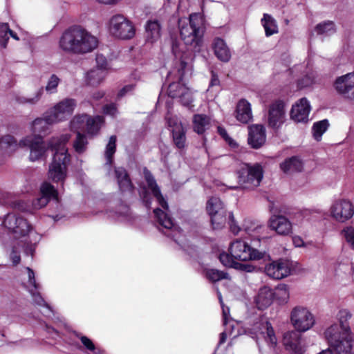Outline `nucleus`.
<instances>
[{
    "mask_svg": "<svg viewBox=\"0 0 354 354\" xmlns=\"http://www.w3.org/2000/svg\"><path fill=\"white\" fill-rule=\"evenodd\" d=\"M64 52L84 55L94 50L98 46L97 38L86 29L76 26L66 30L59 41Z\"/></svg>",
    "mask_w": 354,
    "mask_h": 354,
    "instance_id": "1",
    "label": "nucleus"
},
{
    "mask_svg": "<svg viewBox=\"0 0 354 354\" xmlns=\"http://www.w3.org/2000/svg\"><path fill=\"white\" fill-rule=\"evenodd\" d=\"M71 135L63 134L53 137L48 143V148L55 151L51 164L49 165L48 178L53 182H64L67 176V165L70 161L66 143Z\"/></svg>",
    "mask_w": 354,
    "mask_h": 354,
    "instance_id": "2",
    "label": "nucleus"
},
{
    "mask_svg": "<svg viewBox=\"0 0 354 354\" xmlns=\"http://www.w3.org/2000/svg\"><path fill=\"white\" fill-rule=\"evenodd\" d=\"M178 28L184 44L192 50L199 51L205 32L203 17L200 14L193 13L189 18H180L178 19Z\"/></svg>",
    "mask_w": 354,
    "mask_h": 354,
    "instance_id": "3",
    "label": "nucleus"
},
{
    "mask_svg": "<svg viewBox=\"0 0 354 354\" xmlns=\"http://www.w3.org/2000/svg\"><path fill=\"white\" fill-rule=\"evenodd\" d=\"M3 225L13 234L15 239L24 238V240L21 241L24 243V252L32 256L35 245L40 238L26 219L13 213L8 214L4 218Z\"/></svg>",
    "mask_w": 354,
    "mask_h": 354,
    "instance_id": "4",
    "label": "nucleus"
},
{
    "mask_svg": "<svg viewBox=\"0 0 354 354\" xmlns=\"http://www.w3.org/2000/svg\"><path fill=\"white\" fill-rule=\"evenodd\" d=\"M172 52L176 58H179V64L176 66V69L171 71L168 74V79L172 80L173 76L176 75V79L178 82H174L169 84L168 86L167 93L168 95L172 98H179L183 92L186 91L187 86L184 82V77L191 74L192 64L189 62L187 61V54L181 53L182 50L179 48L177 43H174L172 45Z\"/></svg>",
    "mask_w": 354,
    "mask_h": 354,
    "instance_id": "5",
    "label": "nucleus"
},
{
    "mask_svg": "<svg viewBox=\"0 0 354 354\" xmlns=\"http://www.w3.org/2000/svg\"><path fill=\"white\" fill-rule=\"evenodd\" d=\"M145 176L149 188L151 189L153 196L156 198L158 204L164 209L162 210L160 208H156L153 210L156 221L163 228L171 231V234L164 232L167 236L174 238L176 233L180 234V231L175 227L172 218L167 212L169 209L167 202L162 195L160 188L157 185L151 174L149 171H145Z\"/></svg>",
    "mask_w": 354,
    "mask_h": 354,
    "instance_id": "6",
    "label": "nucleus"
},
{
    "mask_svg": "<svg viewBox=\"0 0 354 354\" xmlns=\"http://www.w3.org/2000/svg\"><path fill=\"white\" fill-rule=\"evenodd\" d=\"M324 334L329 345L338 354L351 353L353 348L352 333H342L339 331L337 324H333L326 330Z\"/></svg>",
    "mask_w": 354,
    "mask_h": 354,
    "instance_id": "7",
    "label": "nucleus"
},
{
    "mask_svg": "<svg viewBox=\"0 0 354 354\" xmlns=\"http://www.w3.org/2000/svg\"><path fill=\"white\" fill-rule=\"evenodd\" d=\"M103 123L104 118L102 116L91 117L86 114L78 115L71 120V129L77 133L85 131L87 134L93 136L97 133Z\"/></svg>",
    "mask_w": 354,
    "mask_h": 354,
    "instance_id": "8",
    "label": "nucleus"
},
{
    "mask_svg": "<svg viewBox=\"0 0 354 354\" xmlns=\"http://www.w3.org/2000/svg\"><path fill=\"white\" fill-rule=\"evenodd\" d=\"M290 323L296 331L306 332L315 324V318L311 311L306 307L297 306L290 315Z\"/></svg>",
    "mask_w": 354,
    "mask_h": 354,
    "instance_id": "9",
    "label": "nucleus"
},
{
    "mask_svg": "<svg viewBox=\"0 0 354 354\" xmlns=\"http://www.w3.org/2000/svg\"><path fill=\"white\" fill-rule=\"evenodd\" d=\"M109 32L121 39H131L135 35L133 24L122 15H113L109 20Z\"/></svg>",
    "mask_w": 354,
    "mask_h": 354,
    "instance_id": "10",
    "label": "nucleus"
},
{
    "mask_svg": "<svg viewBox=\"0 0 354 354\" xmlns=\"http://www.w3.org/2000/svg\"><path fill=\"white\" fill-rule=\"evenodd\" d=\"M230 253L236 259L243 261L259 260L263 257V253L253 249L245 241L236 239L230 245Z\"/></svg>",
    "mask_w": 354,
    "mask_h": 354,
    "instance_id": "11",
    "label": "nucleus"
},
{
    "mask_svg": "<svg viewBox=\"0 0 354 354\" xmlns=\"http://www.w3.org/2000/svg\"><path fill=\"white\" fill-rule=\"evenodd\" d=\"M263 178V170L259 164H246L242 167L239 177V182L245 188L250 189L259 185Z\"/></svg>",
    "mask_w": 354,
    "mask_h": 354,
    "instance_id": "12",
    "label": "nucleus"
},
{
    "mask_svg": "<svg viewBox=\"0 0 354 354\" xmlns=\"http://www.w3.org/2000/svg\"><path fill=\"white\" fill-rule=\"evenodd\" d=\"M77 102L71 98H66L56 104L47 113L50 120L55 123L63 121L70 117L76 107Z\"/></svg>",
    "mask_w": 354,
    "mask_h": 354,
    "instance_id": "13",
    "label": "nucleus"
},
{
    "mask_svg": "<svg viewBox=\"0 0 354 354\" xmlns=\"http://www.w3.org/2000/svg\"><path fill=\"white\" fill-rule=\"evenodd\" d=\"M330 215L336 221L344 223L354 215V206L348 200H336L330 206Z\"/></svg>",
    "mask_w": 354,
    "mask_h": 354,
    "instance_id": "14",
    "label": "nucleus"
},
{
    "mask_svg": "<svg viewBox=\"0 0 354 354\" xmlns=\"http://www.w3.org/2000/svg\"><path fill=\"white\" fill-rule=\"evenodd\" d=\"M20 147L30 149L29 158L31 161H36L43 157L46 151L43 138L41 136H28L19 142Z\"/></svg>",
    "mask_w": 354,
    "mask_h": 354,
    "instance_id": "15",
    "label": "nucleus"
},
{
    "mask_svg": "<svg viewBox=\"0 0 354 354\" xmlns=\"http://www.w3.org/2000/svg\"><path fill=\"white\" fill-rule=\"evenodd\" d=\"M333 87L336 92L344 97L354 99V72L348 73L336 78Z\"/></svg>",
    "mask_w": 354,
    "mask_h": 354,
    "instance_id": "16",
    "label": "nucleus"
},
{
    "mask_svg": "<svg viewBox=\"0 0 354 354\" xmlns=\"http://www.w3.org/2000/svg\"><path fill=\"white\" fill-rule=\"evenodd\" d=\"M285 104L281 100H277L270 104L268 114V126L273 129L279 128L285 121Z\"/></svg>",
    "mask_w": 354,
    "mask_h": 354,
    "instance_id": "17",
    "label": "nucleus"
},
{
    "mask_svg": "<svg viewBox=\"0 0 354 354\" xmlns=\"http://www.w3.org/2000/svg\"><path fill=\"white\" fill-rule=\"evenodd\" d=\"M167 121L169 127L171 128L174 143L178 149H183L185 147L186 136L185 130L176 115H167Z\"/></svg>",
    "mask_w": 354,
    "mask_h": 354,
    "instance_id": "18",
    "label": "nucleus"
},
{
    "mask_svg": "<svg viewBox=\"0 0 354 354\" xmlns=\"http://www.w3.org/2000/svg\"><path fill=\"white\" fill-rule=\"evenodd\" d=\"M40 193L41 196L32 202V207L36 209L46 206L50 199L58 201L57 191L49 183L44 182L42 183L40 187Z\"/></svg>",
    "mask_w": 354,
    "mask_h": 354,
    "instance_id": "19",
    "label": "nucleus"
},
{
    "mask_svg": "<svg viewBox=\"0 0 354 354\" xmlns=\"http://www.w3.org/2000/svg\"><path fill=\"white\" fill-rule=\"evenodd\" d=\"M265 272L272 279H281L290 274V263L285 260L274 261L265 267Z\"/></svg>",
    "mask_w": 354,
    "mask_h": 354,
    "instance_id": "20",
    "label": "nucleus"
},
{
    "mask_svg": "<svg viewBox=\"0 0 354 354\" xmlns=\"http://www.w3.org/2000/svg\"><path fill=\"white\" fill-rule=\"evenodd\" d=\"M310 111V105L306 97L299 100L291 109L290 117L297 122L308 121Z\"/></svg>",
    "mask_w": 354,
    "mask_h": 354,
    "instance_id": "21",
    "label": "nucleus"
},
{
    "mask_svg": "<svg viewBox=\"0 0 354 354\" xmlns=\"http://www.w3.org/2000/svg\"><path fill=\"white\" fill-rule=\"evenodd\" d=\"M283 344L287 350L296 354H304L305 348L301 342V335L298 331H288L284 334Z\"/></svg>",
    "mask_w": 354,
    "mask_h": 354,
    "instance_id": "22",
    "label": "nucleus"
},
{
    "mask_svg": "<svg viewBox=\"0 0 354 354\" xmlns=\"http://www.w3.org/2000/svg\"><path fill=\"white\" fill-rule=\"evenodd\" d=\"M248 144L254 149H259L266 142V130L263 125L253 124L248 127Z\"/></svg>",
    "mask_w": 354,
    "mask_h": 354,
    "instance_id": "23",
    "label": "nucleus"
},
{
    "mask_svg": "<svg viewBox=\"0 0 354 354\" xmlns=\"http://www.w3.org/2000/svg\"><path fill=\"white\" fill-rule=\"evenodd\" d=\"M269 227L279 235L287 236L292 232V223L283 216L272 215L269 220Z\"/></svg>",
    "mask_w": 354,
    "mask_h": 354,
    "instance_id": "24",
    "label": "nucleus"
},
{
    "mask_svg": "<svg viewBox=\"0 0 354 354\" xmlns=\"http://www.w3.org/2000/svg\"><path fill=\"white\" fill-rule=\"evenodd\" d=\"M252 330L257 337L261 336L265 339L268 344L272 346H276L277 337L273 328L269 322L257 324L254 326Z\"/></svg>",
    "mask_w": 354,
    "mask_h": 354,
    "instance_id": "25",
    "label": "nucleus"
},
{
    "mask_svg": "<svg viewBox=\"0 0 354 354\" xmlns=\"http://www.w3.org/2000/svg\"><path fill=\"white\" fill-rule=\"evenodd\" d=\"M234 116L241 123H248L252 119L250 103L245 99L240 100L236 104Z\"/></svg>",
    "mask_w": 354,
    "mask_h": 354,
    "instance_id": "26",
    "label": "nucleus"
},
{
    "mask_svg": "<svg viewBox=\"0 0 354 354\" xmlns=\"http://www.w3.org/2000/svg\"><path fill=\"white\" fill-rule=\"evenodd\" d=\"M49 113H46L44 118L35 119L31 124L32 136H41L48 133L50 127L55 122H51Z\"/></svg>",
    "mask_w": 354,
    "mask_h": 354,
    "instance_id": "27",
    "label": "nucleus"
},
{
    "mask_svg": "<svg viewBox=\"0 0 354 354\" xmlns=\"http://www.w3.org/2000/svg\"><path fill=\"white\" fill-rule=\"evenodd\" d=\"M274 295L273 290L268 286L260 288L255 299L257 308L263 310L270 306L273 301Z\"/></svg>",
    "mask_w": 354,
    "mask_h": 354,
    "instance_id": "28",
    "label": "nucleus"
},
{
    "mask_svg": "<svg viewBox=\"0 0 354 354\" xmlns=\"http://www.w3.org/2000/svg\"><path fill=\"white\" fill-rule=\"evenodd\" d=\"M212 45L214 54L219 60L223 62H227L230 59V50L223 39L219 37L216 38Z\"/></svg>",
    "mask_w": 354,
    "mask_h": 354,
    "instance_id": "29",
    "label": "nucleus"
},
{
    "mask_svg": "<svg viewBox=\"0 0 354 354\" xmlns=\"http://www.w3.org/2000/svg\"><path fill=\"white\" fill-rule=\"evenodd\" d=\"M146 39L148 42L153 43L158 40L161 35V25L158 20H149L145 26Z\"/></svg>",
    "mask_w": 354,
    "mask_h": 354,
    "instance_id": "30",
    "label": "nucleus"
},
{
    "mask_svg": "<svg viewBox=\"0 0 354 354\" xmlns=\"http://www.w3.org/2000/svg\"><path fill=\"white\" fill-rule=\"evenodd\" d=\"M115 178L117 179L118 186L122 192L131 191L132 184L129 176L123 167H116L115 169Z\"/></svg>",
    "mask_w": 354,
    "mask_h": 354,
    "instance_id": "31",
    "label": "nucleus"
},
{
    "mask_svg": "<svg viewBox=\"0 0 354 354\" xmlns=\"http://www.w3.org/2000/svg\"><path fill=\"white\" fill-rule=\"evenodd\" d=\"M211 126V119L204 114H196L193 117L194 131L198 134H203Z\"/></svg>",
    "mask_w": 354,
    "mask_h": 354,
    "instance_id": "32",
    "label": "nucleus"
},
{
    "mask_svg": "<svg viewBox=\"0 0 354 354\" xmlns=\"http://www.w3.org/2000/svg\"><path fill=\"white\" fill-rule=\"evenodd\" d=\"M261 24L264 28L266 37H270L278 32V26L276 20L269 14L264 13L261 19Z\"/></svg>",
    "mask_w": 354,
    "mask_h": 354,
    "instance_id": "33",
    "label": "nucleus"
},
{
    "mask_svg": "<svg viewBox=\"0 0 354 354\" xmlns=\"http://www.w3.org/2000/svg\"><path fill=\"white\" fill-rule=\"evenodd\" d=\"M280 168L284 173L300 171L303 168V163L298 158L292 157L281 163Z\"/></svg>",
    "mask_w": 354,
    "mask_h": 354,
    "instance_id": "34",
    "label": "nucleus"
},
{
    "mask_svg": "<svg viewBox=\"0 0 354 354\" xmlns=\"http://www.w3.org/2000/svg\"><path fill=\"white\" fill-rule=\"evenodd\" d=\"M18 147H19V143L10 135H6L0 138V150L4 153L10 154L15 151Z\"/></svg>",
    "mask_w": 354,
    "mask_h": 354,
    "instance_id": "35",
    "label": "nucleus"
},
{
    "mask_svg": "<svg viewBox=\"0 0 354 354\" xmlns=\"http://www.w3.org/2000/svg\"><path fill=\"white\" fill-rule=\"evenodd\" d=\"M44 93V88L40 87L31 95H16L15 100L20 104L35 105L37 104Z\"/></svg>",
    "mask_w": 354,
    "mask_h": 354,
    "instance_id": "36",
    "label": "nucleus"
},
{
    "mask_svg": "<svg viewBox=\"0 0 354 354\" xmlns=\"http://www.w3.org/2000/svg\"><path fill=\"white\" fill-rule=\"evenodd\" d=\"M352 317L351 313L347 309H342L337 313L339 331L342 333H352L348 320Z\"/></svg>",
    "mask_w": 354,
    "mask_h": 354,
    "instance_id": "37",
    "label": "nucleus"
},
{
    "mask_svg": "<svg viewBox=\"0 0 354 354\" xmlns=\"http://www.w3.org/2000/svg\"><path fill=\"white\" fill-rule=\"evenodd\" d=\"M106 72L104 70L93 68L88 72L86 81L88 84L92 86L99 85L104 79Z\"/></svg>",
    "mask_w": 354,
    "mask_h": 354,
    "instance_id": "38",
    "label": "nucleus"
},
{
    "mask_svg": "<svg viewBox=\"0 0 354 354\" xmlns=\"http://www.w3.org/2000/svg\"><path fill=\"white\" fill-rule=\"evenodd\" d=\"M315 31L317 35H330L336 31L335 25L332 21H326L318 24Z\"/></svg>",
    "mask_w": 354,
    "mask_h": 354,
    "instance_id": "39",
    "label": "nucleus"
},
{
    "mask_svg": "<svg viewBox=\"0 0 354 354\" xmlns=\"http://www.w3.org/2000/svg\"><path fill=\"white\" fill-rule=\"evenodd\" d=\"M206 208L208 214H217L221 212L226 211L223 202L217 197L210 198L207 201Z\"/></svg>",
    "mask_w": 354,
    "mask_h": 354,
    "instance_id": "40",
    "label": "nucleus"
},
{
    "mask_svg": "<svg viewBox=\"0 0 354 354\" xmlns=\"http://www.w3.org/2000/svg\"><path fill=\"white\" fill-rule=\"evenodd\" d=\"M211 218V223L214 229L219 230L223 228L227 221V212H221L219 213L209 214Z\"/></svg>",
    "mask_w": 354,
    "mask_h": 354,
    "instance_id": "41",
    "label": "nucleus"
},
{
    "mask_svg": "<svg viewBox=\"0 0 354 354\" xmlns=\"http://www.w3.org/2000/svg\"><path fill=\"white\" fill-rule=\"evenodd\" d=\"M116 140L117 138L115 136H111L106 146L105 158L106 160V165L110 166L113 162V157L116 150Z\"/></svg>",
    "mask_w": 354,
    "mask_h": 354,
    "instance_id": "42",
    "label": "nucleus"
},
{
    "mask_svg": "<svg viewBox=\"0 0 354 354\" xmlns=\"http://www.w3.org/2000/svg\"><path fill=\"white\" fill-rule=\"evenodd\" d=\"M329 126L328 121L327 120H323L314 123L312 131L314 138L319 141L322 138V135L326 131Z\"/></svg>",
    "mask_w": 354,
    "mask_h": 354,
    "instance_id": "43",
    "label": "nucleus"
},
{
    "mask_svg": "<svg viewBox=\"0 0 354 354\" xmlns=\"http://www.w3.org/2000/svg\"><path fill=\"white\" fill-rule=\"evenodd\" d=\"M88 141L85 135L78 132L73 142V148L78 153L84 152L86 149Z\"/></svg>",
    "mask_w": 354,
    "mask_h": 354,
    "instance_id": "44",
    "label": "nucleus"
},
{
    "mask_svg": "<svg viewBox=\"0 0 354 354\" xmlns=\"http://www.w3.org/2000/svg\"><path fill=\"white\" fill-rule=\"evenodd\" d=\"M206 278L212 282H216L223 279H227V273L216 269H208L205 271Z\"/></svg>",
    "mask_w": 354,
    "mask_h": 354,
    "instance_id": "45",
    "label": "nucleus"
},
{
    "mask_svg": "<svg viewBox=\"0 0 354 354\" xmlns=\"http://www.w3.org/2000/svg\"><path fill=\"white\" fill-rule=\"evenodd\" d=\"M274 298H276L281 302H286L289 298L288 288L285 284L279 285L274 292Z\"/></svg>",
    "mask_w": 354,
    "mask_h": 354,
    "instance_id": "46",
    "label": "nucleus"
},
{
    "mask_svg": "<svg viewBox=\"0 0 354 354\" xmlns=\"http://www.w3.org/2000/svg\"><path fill=\"white\" fill-rule=\"evenodd\" d=\"M29 292H30L33 301L38 306H44L46 308L48 313H52V309L50 306L44 301L42 298L39 292H37V290H35L33 288L29 289Z\"/></svg>",
    "mask_w": 354,
    "mask_h": 354,
    "instance_id": "47",
    "label": "nucleus"
},
{
    "mask_svg": "<svg viewBox=\"0 0 354 354\" xmlns=\"http://www.w3.org/2000/svg\"><path fill=\"white\" fill-rule=\"evenodd\" d=\"M178 99L183 106H187L189 108L193 106V91L190 88L187 87L186 88V91L183 92L182 95H180Z\"/></svg>",
    "mask_w": 354,
    "mask_h": 354,
    "instance_id": "48",
    "label": "nucleus"
},
{
    "mask_svg": "<svg viewBox=\"0 0 354 354\" xmlns=\"http://www.w3.org/2000/svg\"><path fill=\"white\" fill-rule=\"evenodd\" d=\"M60 82V79L55 74L49 77L45 86V90L49 93H55L57 92V88Z\"/></svg>",
    "mask_w": 354,
    "mask_h": 354,
    "instance_id": "49",
    "label": "nucleus"
},
{
    "mask_svg": "<svg viewBox=\"0 0 354 354\" xmlns=\"http://www.w3.org/2000/svg\"><path fill=\"white\" fill-rule=\"evenodd\" d=\"M10 31V29L7 23L0 24V45L3 48L6 47Z\"/></svg>",
    "mask_w": 354,
    "mask_h": 354,
    "instance_id": "50",
    "label": "nucleus"
},
{
    "mask_svg": "<svg viewBox=\"0 0 354 354\" xmlns=\"http://www.w3.org/2000/svg\"><path fill=\"white\" fill-rule=\"evenodd\" d=\"M342 234L352 250H354V227L347 226L342 231Z\"/></svg>",
    "mask_w": 354,
    "mask_h": 354,
    "instance_id": "51",
    "label": "nucleus"
},
{
    "mask_svg": "<svg viewBox=\"0 0 354 354\" xmlns=\"http://www.w3.org/2000/svg\"><path fill=\"white\" fill-rule=\"evenodd\" d=\"M218 258L221 263L225 266L234 268L236 263V262L234 261L236 259L232 256L231 254H229L226 252H222L219 254Z\"/></svg>",
    "mask_w": 354,
    "mask_h": 354,
    "instance_id": "52",
    "label": "nucleus"
},
{
    "mask_svg": "<svg viewBox=\"0 0 354 354\" xmlns=\"http://www.w3.org/2000/svg\"><path fill=\"white\" fill-rule=\"evenodd\" d=\"M96 68L102 70H104L106 72L108 68V63L106 58L102 55H97L96 56Z\"/></svg>",
    "mask_w": 354,
    "mask_h": 354,
    "instance_id": "53",
    "label": "nucleus"
},
{
    "mask_svg": "<svg viewBox=\"0 0 354 354\" xmlns=\"http://www.w3.org/2000/svg\"><path fill=\"white\" fill-rule=\"evenodd\" d=\"M228 220L230 231L235 235L238 234L241 230V228L236 224L234 218V215L232 212L229 213Z\"/></svg>",
    "mask_w": 354,
    "mask_h": 354,
    "instance_id": "54",
    "label": "nucleus"
},
{
    "mask_svg": "<svg viewBox=\"0 0 354 354\" xmlns=\"http://www.w3.org/2000/svg\"><path fill=\"white\" fill-rule=\"evenodd\" d=\"M26 270L28 271V283L30 286L28 288L30 289L33 288L35 290H38L39 284L36 283L33 270L28 267L26 268Z\"/></svg>",
    "mask_w": 354,
    "mask_h": 354,
    "instance_id": "55",
    "label": "nucleus"
},
{
    "mask_svg": "<svg viewBox=\"0 0 354 354\" xmlns=\"http://www.w3.org/2000/svg\"><path fill=\"white\" fill-rule=\"evenodd\" d=\"M315 82L314 76L306 75L298 81V86L299 88H304L310 86Z\"/></svg>",
    "mask_w": 354,
    "mask_h": 354,
    "instance_id": "56",
    "label": "nucleus"
},
{
    "mask_svg": "<svg viewBox=\"0 0 354 354\" xmlns=\"http://www.w3.org/2000/svg\"><path fill=\"white\" fill-rule=\"evenodd\" d=\"M219 134L225 140L226 142L232 147H236L237 144L227 134L226 130L223 128L218 127V129Z\"/></svg>",
    "mask_w": 354,
    "mask_h": 354,
    "instance_id": "57",
    "label": "nucleus"
},
{
    "mask_svg": "<svg viewBox=\"0 0 354 354\" xmlns=\"http://www.w3.org/2000/svg\"><path fill=\"white\" fill-rule=\"evenodd\" d=\"M103 112L106 115L114 117L117 114V107L114 104H106L103 107Z\"/></svg>",
    "mask_w": 354,
    "mask_h": 354,
    "instance_id": "58",
    "label": "nucleus"
},
{
    "mask_svg": "<svg viewBox=\"0 0 354 354\" xmlns=\"http://www.w3.org/2000/svg\"><path fill=\"white\" fill-rule=\"evenodd\" d=\"M80 340L82 344L89 351H94L95 349V345L93 342L86 336H81Z\"/></svg>",
    "mask_w": 354,
    "mask_h": 354,
    "instance_id": "59",
    "label": "nucleus"
},
{
    "mask_svg": "<svg viewBox=\"0 0 354 354\" xmlns=\"http://www.w3.org/2000/svg\"><path fill=\"white\" fill-rule=\"evenodd\" d=\"M234 268L247 272H252L255 270V267L249 263H236Z\"/></svg>",
    "mask_w": 354,
    "mask_h": 354,
    "instance_id": "60",
    "label": "nucleus"
},
{
    "mask_svg": "<svg viewBox=\"0 0 354 354\" xmlns=\"http://www.w3.org/2000/svg\"><path fill=\"white\" fill-rule=\"evenodd\" d=\"M135 84H130L124 86L122 89L118 92V97H123L127 94L131 93L135 88Z\"/></svg>",
    "mask_w": 354,
    "mask_h": 354,
    "instance_id": "61",
    "label": "nucleus"
},
{
    "mask_svg": "<svg viewBox=\"0 0 354 354\" xmlns=\"http://www.w3.org/2000/svg\"><path fill=\"white\" fill-rule=\"evenodd\" d=\"M10 259L14 265H17L20 262L21 258L18 254L17 248L16 246H14L12 249V252L10 254Z\"/></svg>",
    "mask_w": 354,
    "mask_h": 354,
    "instance_id": "62",
    "label": "nucleus"
},
{
    "mask_svg": "<svg viewBox=\"0 0 354 354\" xmlns=\"http://www.w3.org/2000/svg\"><path fill=\"white\" fill-rule=\"evenodd\" d=\"M175 241L178 243L184 250L189 251V245L184 243L183 237L178 236V239H175Z\"/></svg>",
    "mask_w": 354,
    "mask_h": 354,
    "instance_id": "63",
    "label": "nucleus"
},
{
    "mask_svg": "<svg viewBox=\"0 0 354 354\" xmlns=\"http://www.w3.org/2000/svg\"><path fill=\"white\" fill-rule=\"evenodd\" d=\"M293 244L295 247H303L304 246V241L303 239L298 236H294L292 239Z\"/></svg>",
    "mask_w": 354,
    "mask_h": 354,
    "instance_id": "64",
    "label": "nucleus"
}]
</instances>
